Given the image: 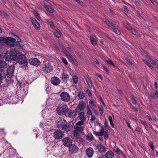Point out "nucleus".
Instances as JSON below:
<instances>
[{
  "label": "nucleus",
  "mask_w": 158,
  "mask_h": 158,
  "mask_svg": "<svg viewBox=\"0 0 158 158\" xmlns=\"http://www.w3.org/2000/svg\"><path fill=\"white\" fill-rule=\"evenodd\" d=\"M87 114L88 117L89 119V117L92 114V112L88 106H87Z\"/></svg>",
  "instance_id": "obj_38"
},
{
  "label": "nucleus",
  "mask_w": 158,
  "mask_h": 158,
  "mask_svg": "<svg viewBox=\"0 0 158 158\" xmlns=\"http://www.w3.org/2000/svg\"><path fill=\"white\" fill-rule=\"evenodd\" d=\"M31 22L32 23L34 27L36 29H39L40 28V24L37 22L35 18H30Z\"/></svg>",
  "instance_id": "obj_18"
},
{
  "label": "nucleus",
  "mask_w": 158,
  "mask_h": 158,
  "mask_svg": "<svg viewBox=\"0 0 158 158\" xmlns=\"http://www.w3.org/2000/svg\"><path fill=\"white\" fill-rule=\"evenodd\" d=\"M87 83L89 87L90 88H91L92 86V85L91 81L87 82Z\"/></svg>",
  "instance_id": "obj_60"
},
{
  "label": "nucleus",
  "mask_w": 158,
  "mask_h": 158,
  "mask_svg": "<svg viewBox=\"0 0 158 158\" xmlns=\"http://www.w3.org/2000/svg\"><path fill=\"white\" fill-rule=\"evenodd\" d=\"M73 79L74 83L77 84L78 81V78L77 76L76 75H74L73 76Z\"/></svg>",
  "instance_id": "obj_41"
},
{
  "label": "nucleus",
  "mask_w": 158,
  "mask_h": 158,
  "mask_svg": "<svg viewBox=\"0 0 158 158\" xmlns=\"http://www.w3.org/2000/svg\"><path fill=\"white\" fill-rule=\"evenodd\" d=\"M106 158H112L114 156V154L111 151L107 152L105 155Z\"/></svg>",
  "instance_id": "obj_21"
},
{
  "label": "nucleus",
  "mask_w": 158,
  "mask_h": 158,
  "mask_svg": "<svg viewBox=\"0 0 158 158\" xmlns=\"http://www.w3.org/2000/svg\"><path fill=\"white\" fill-rule=\"evenodd\" d=\"M69 147V151L70 154L76 153L78 150V148L75 144H72Z\"/></svg>",
  "instance_id": "obj_13"
},
{
  "label": "nucleus",
  "mask_w": 158,
  "mask_h": 158,
  "mask_svg": "<svg viewBox=\"0 0 158 158\" xmlns=\"http://www.w3.org/2000/svg\"><path fill=\"white\" fill-rule=\"evenodd\" d=\"M149 61L152 64L154 65V60L153 59H151L150 58H149Z\"/></svg>",
  "instance_id": "obj_62"
},
{
  "label": "nucleus",
  "mask_w": 158,
  "mask_h": 158,
  "mask_svg": "<svg viewBox=\"0 0 158 158\" xmlns=\"http://www.w3.org/2000/svg\"><path fill=\"white\" fill-rule=\"evenodd\" d=\"M61 60L63 62L65 65L68 64V62L67 61L65 58L64 57H62L61 58Z\"/></svg>",
  "instance_id": "obj_46"
},
{
  "label": "nucleus",
  "mask_w": 158,
  "mask_h": 158,
  "mask_svg": "<svg viewBox=\"0 0 158 158\" xmlns=\"http://www.w3.org/2000/svg\"><path fill=\"white\" fill-rule=\"evenodd\" d=\"M15 38H12L10 37H7V41H8L7 45L10 47L16 46L17 44V43L21 42V40L17 36L15 35Z\"/></svg>",
  "instance_id": "obj_3"
},
{
  "label": "nucleus",
  "mask_w": 158,
  "mask_h": 158,
  "mask_svg": "<svg viewBox=\"0 0 158 158\" xmlns=\"http://www.w3.org/2000/svg\"><path fill=\"white\" fill-rule=\"evenodd\" d=\"M56 110L58 114L64 115H66L67 114L69 108L67 105L61 104L57 107Z\"/></svg>",
  "instance_id": "obj_4"
},
{
  "label": "nucleus",
  "mask_w": 158,
  "mask_h": 158,
  "mask_svg": "<svg viewBox=\"0 0 158 158\" xmlns=\"http://www.w3.org/2000/svg\"><path fill=\"white\" fill-rule=\"evenodd\" d=\"M95 146L96 148L101 152L104 153L106 151L105 147L100 142L99 143L97 144Z\"/></svg>",
  "instance_id": "obj_16"
},
{
  "label": "nucleus",
  "mask_w": 158,
  "mask_h": 158,
  "mask_svg": "<svg viewBox=\"0 0 158 158\" xmlns=\"http://www.w3.org/2000/svg\"><path fill=\"white\" fill-rule=\"evenodd\" d=\"M125 60L129 64L132 65L133 63L131 62L130 60L127 58H126L125 59Z\"/></svg>",
  "instance_id": "obj_55"
},
{
  "label": "nucleus",
  "mask_w": 158,
  "mask_h": 158,
  "mask_svg": "<svg viewBox=\"0 0 158 158\" xmlns=\"http://www.w3.org/2000/svg\"><path fill=\"white\" fill-rule=\"evenodd\" d=\"M104 22L106 23L107 25L110 27H112L114 26V25H113V23L109 21L108 19H105V20L104 21Z\"/></svg>",
  "instance_id": "obj_32"
},
{
  "label": "nucleus",
  "mask_w": 158,
  "mask_h": 158,
  "mask_svg": "<svg viewBox=\"0 0 158 158\" xmlns=\"http://www.w3.org/2000/svg\"><path fill=\"white\" fill-rule=\"evenodd\" d=\"M17 62L19 64H22V66L21 67L22 68H26L28 64L26 57L25 55L23 54L20 55Z\"/></svg>",
  "instance_id": "obj_6"
},
{
  "label": "nucleus",
  "mask_w": 158,
  "mask_h": 158,
  "mask_svg": "<svg viewBox=\"0 0 158 158\" xmlns=\"http://www.w3.org/2000/svg\"><path fill=\"white\" fill-rule=\"evenodd\" d=\"M87 155L89 158L92 157L94 153V151L93 148L91 147L88 148L86 151Z\"/></svg>",
  "instance_id": "obj_19"
},
{
  "label": "nucleus",
  "mask_w": 158,
  "mask_h": 158,
  "mask_svg": "<svg viewBox=\"0 0 158 158\" xmlns=\"http://www.w3.org/2000/svg\"><path fill=\"white\" fill-rule=\"evenodd\" d=\"M86 106V104L84 101H81L78 104V107L76 109L78 112L84 110Z\"/></svg>",
  "instance_id": "obj_15"
},
{
  "label": "nucleus",
  "mask_w": 158,
  "mask_h": 158,
  "mask_svg": "<svg viewBox=\"0 0 158 158\" xmlns=\"http://www.w3.org/2000/svg\"><path fill=\"white\" fill-rule=\"evenodd\" d=\"M90 40L91 44L94 46L97 45V43L96 39L92 36H90Z\"/></svg>",
  "instance_id": "obj_25"
},
{
  "label": "nucleus",
  "mask_w": 158,
  "mask_h": 158,
  "mask_svg": "<svg viewBox=\"0 0 158 158\" xmlns=\"http://www.w3.org/2000/svg\"><path fill=\"white\" fill-rule=\"evenodd\" d=\"M153 145V143L152 142H150L148 143V145L150 147L152 150H154V147Z\"/></svg>",
  "instance_id": "obj_49"
},
{
  "label": "nucleus",
  "mask_w": 158,
  "mask_h": 158,
  "mask_svg": "<svg viewBox=\"0 0 158 158\" xmlns=\"http://www.w3.org/2000/svg\"><path fill=\"white\" fill-rule=\"evenodd\" d=\"M54 34L57 37V38H59L60 36V32L57 30H55L54 31Z\"/></svg>",
  "instance_id": "obj_42"
},
{
  "label": "nucleus",
  "mask_w": 158,
  "mask_h": 158,
  "mask_svg": "<svg viewBox=\"0 0 158 158\" xmlns=\"http://www.w3.org/2000/svg\"><path fill=\"white\" fill-rule=\"evenodd\" d=\"M60 80L57 77H54L51 80V83L54 85H57L60 83Z\"/></svg>",
  "instance_id": "obj_17"
},
{
  "label": "nucleus",
  "mask_w": 158,
  "mask_h": 158,
  "mask_svg": "<svg viewBox=\"0 0 158 158\" xmlns=\"http://www.w3.org/2000/svg\"><path fill=\"white\" fill-rule=\"evenodd\" d=\"M153 130L156 133H158V127L156 125H154Z\"/></svg>",
  "instance_id": "obj_59"
},
{
  "label": "nucleus",
  "mask_w": 158,
  "mask_h": 158,
  "mask_svg": "<svg viewBox=\"0 0 158 158\" xmlns=\"http://www.w3.org/2000/svg\"><path fill=\"white\" fill-rule=\"evenodd\" d=\"M62 51L63 53L68 57H69V56H71V55L67 51L66 48L63 50Z\"/></svg>",
  "instance_id": "obj_37"
},
{
  "label": "nucleus",
  "mask_w": 158,
  "mask_h": 158,
  "mask_svg": "<svg viewBox=\"0 0 158 158\" xmlns=\"http://www.w3.org/2000/svg\"><path fill=\"white\" fill-rule=\"evenodd\" d=\"M109 120L110 121V123L111 126L113 128L114 127V124L113 122L112 117L110 116L108 117Z\"/></svg>",
  "instance_id": "obj_36"
},
{
  "label": "nucleus",
  "mask_w": 158,
  "mask_h": 158,
  "mask_svg": "<svg viewBox=\"0 0 158 158\" xmlns=\"http://www.w3.org/2000/svg\"><path fill=\"white\" fill-rule=\"evenodd\" d=\"M45 8L47 11L50 13H53L54 12V10L52 7H50L48 5L45 7Z\"/></svg>",
  "instance_id": "obj_31"
},
{
  "label": "nucleus",
  "mask_w": 158,
  "mask_h": 158,
  "mask_svg": "<svg viewBox=\"0 0 158 158\" xmlns=\"http://www.w3.org/2000/svg\"><path fill=\"white\" fill-rule=\"evenodd\" d=\"M140 121L141 123L143 124L145 126V127L148 128V126L147 124L146 123V122L141 119L140 120Z\"/></svg>",
  "instance_id": "obj_45"
},
{
  "label": "nucleus",
  "mask_w": 158,
  "mask_h": 158,
  "mask_svg": "<svg viewBox=\"0 0 158 158\" xmlns=\"http://www.w3.org/2000/svg\"><path fill=\"white\" fill-rule=\"evenodd\" d=\"M104 124H105V128L106 130L107 131H108L109 128H108V124H107V122L106 120H105Z\"/></svg>",
  "instance_id": "obj_48"
},
{
  "label": "nucleus",
  "mask_w": 158,
  "mask_h": 158,
  "mask_svg": "<svg viewBox=\"0 0 158 158\" xmlns=\"http://www.w3.org/2000/svg\"><path fill=\"white\" fill-rule=\"evenodd\" d=\"M123 25L127 29L131 30V27L128 24L125 23L123 24Z\"/></svg>",
  "instance_id": "obj_43"
},
{
  "label": "nucleus",
  "mask_w": 158,
  "mask_h": 158,
  "mask_svg": "<svg viewBox=\"0 0 158 158\" xmlns=\"http://www.w3.org/2000/svg\"><path fill=\"white\" fill-rule=\"evenodd\" d=\"M86 139L88 140L92 141L94 139V137L91 133L89 134L86 136Z\"/></svg>",
  "instance_id": "obj_33"
},
{
  "label": "nucleus",
  "mask_w": 158,
  "mask_h": 158,
  "mask_svg": "<svg viewBox=\"0 0 158 158\" xmlns=\"http://www.w3.org/2000/svg\"><path fill=\"white\" fill-rule=\"evenodd\" d=\"M68 58L69 59V61L72 63L73 64L76 65L77 66L78 65V63L77 61L72 55L71 56H69Z\"/></svg>",
  "instance_id": "obj_22"
},
{
  "label": "nucleus",
  "mask_w": 158,
  "mask_h": 158,
  "mask_svg": "<svg viewBox=\"0 0 158 158\" xmlns=\"http://www.w3.org/2000/svg\"><path fill=\"white\" fill-rule=\"evenodd\" d=\"M4 54L5 55V60L7 61H17L20 55L19 51L15 49L11 50L10 52H7Z\"/></svg>",
  "instance_id": "obj_2"
},
{
  "label": "nucleus",
  "mask_w": 158,
  "mask_h": 158,
  "mask_svg": "<svg viewBox=\"0 0 158 158\" xmlns=\"http://www.w3.org/2000/svg\"><path fill=\"white\" fill-rule=\"evenodd\" d=\"M96 74L97 75V76L98 77H99L100 79L102 80L103 79V77L101 75V74H100V73H96Z\"/></svg>",
  "instance_id": "obj_61"
},
{
  "label": "nucleus",
  "mask_w": 158,
  "mask_h": 158,
  "mask_svg": "<svg viewBox=\"0 0 158 158\" xmlns=\"http://www.w3.org/2000/svg\"><path fill=\"white\" fill-rule=\"evenodd\" d=\"M102 65V66L103 67V68L104 69V70L106 71V72L108 74L109 73V70L107 69L106 67V66H105L104 64H103Z\"/></svg>",
  "instance_id": "obj_57"
},
{
  "label": "nucleus",
  "mask_w": 158,
  "mask_h": 158,
  "mask_svg": "<svg viewBox=\"0 0 158 158\" xmlns=\"http://www.w3.org/2000/svg\"><path fill=\"white\" fill-rule=\"evenodd\" d=\"M131 102L134 105H136L137 102V100L135 98L131 99Z\"/></svg>",
  "instance_id": "obj_54"
},
{
  "label": "nucleus",
  "mask_w": 158,
  "mask_h": 158,
  "mask_svg": "<svg viewBox=\"0 0 158 158\" xmlns=\"http://www.w3.org/2000/svg\"><path fill=\"white\" fill-rule=\"evenodd\" d=\"M131 31L133 34L135 35L139 36L140 35V33L135 29H131Z\"/></svg>",
  "instance_id": "obj_27"
},
{
  "label": "nucleus",
  "mask_w": 158,
  "mask_h": 158,
  "mask_svg": "<svg viewBox=\"0 0 158 158\" xmlns=\"http://www.w3.org/2000/svg\"><path fill=\"white\" fill-rule=\"evenodd\" d=\"M60 77L64 82H67L69 79V75L64 73L61 74Z\"/></svg>",
  "instance_id": "obj_20"
},
{
  "label": "nucleus",
  "mask_w": 158,
  "mask_h": 158,
  "mask_svg": "<svg viewBox=\"0 0 158 158\" xmlns=\"http://www.w3.org/2000/svg\"><path fill=\"white\" fill-rule=\"evenodd\" d=\"M84 112H81L79 114L78 117L79 118L81 121H82V120H85V117L84 116Z\"/></svg>",
  "instance_id": "obj_26"
},
{
  "label": "nucleus",
  "mask_w": 158,
  "mask_h": 158,
  "mask_svg": "<svg viewBox=\"0 0 158 158\" xmlns=\"http://www.w3.org/2000/svg\"><path fill=\"white\" fill-rule=\"evenodd\" d=\"M28 63L31 65L34 66H38L40 65V62L37 58H31L28 60Z\"/></svg>",
  "instance_id": "obj_12"
},
{
  "label": "nucleus",
  "mask_w": 158,
  "mask_h": 158,
  "mask_svg": "<svg viewBox=\"0 0 158 158\" xmlns=\"http://www.w3.org/2000/svg\"><path fill=\"white\" fill-rule=\"evenodd\" d=\"M142 60L149 67V66H150L151 64L150 63L148 62L145 59H143Z\"/></svg>",
  "instance_id": "obj_56"
},
{
  "label": "nucleus",
  "mask_w": 158,
  "mask_h": 158,
  "mask_svg": "<svg viewBox=\"0 0 158 158\" xmlns=\"http://www.w3.org/2000/svg\"><path fill=\"white\" fill-rule=\"evenodd\" d=\"M112 29L113 30L114 32L117 34L118 35H120L121 33L120 31L117 28V27L114 25L112 27Z\"/></svg>",
  "instance_id": "obj_28"
},
{
  "label": "nucleus",
  "mask_w": 158,
  "mask_h": 158,
  "mask_svg": "<svg viewBox=\"0 0 158 158\" xmlns=\"http://www.w3.org/2000/svg\"><path fill=\"white\" fill-rule=\"evenodd\" d=\"M56 123L57 128H61L65 131L68 132L71 130L70 124H68L64 118H59L56 121Z\"/></svg>",
  "instance_id": "obj_1"
},
{
  "label": "nucleus",
  "mask_w": 158,
  "mask_h": 158,
  "mask_svg": "<svg viewBox=\"0 0 158 158\" xmlns=\"http://www.w3.org/2000/svg\"><path fill=\"white\" fill-rule=\"evenodd\" d=\"M42 69L45 72L49 73L51 70H53V67L50 63H47L44 64Z\"/></svg>",
  "instance_id": "obj_11"
},
{
  "label": "nucleus",
  "mask_w": 158,
  "mask_h": 158,
  "mask_svg": "<svg viewBox=\"0 0 158 158\" xmlns=\"http://www.w3.org/2000/svg\"><path fill=\"white\" fill-rule=\"evenodd\" d=\"M77 96L79 98L83 99L85 97L84 93L81 91H79L78 93Z\"/></svg>",
  "instance_id": "obj_29"
},
{
  "label": "nucleus",
  "mask_w": 158,
  "mask_h": 158,
  "mask_svg": "<svg viewBox=\"0 0 158 158\" xmlns=\"http://www.w3.org/2000/svg\"><path fill=\"white\" fill-rule=\"evenodd\" d=\"M62 142L63 145L68 147L72 144L73 140L70 138L67 137L64 138Z\"/></svg>",
  "instance_id": "obj_10"
},
{
  "label": "nucleus",
  "mask_w": 158,
  "mask_h": 158,
  "mask_svg": "<svg viewBox=\"0 0 158 158\" xmlns=\"http://www.w3.org/2000/svg\"><path fill=\"white\" fill-rule=\"evenodd\" d=\"M85 120H82L78 121L77 123H76V126H81L84 124V122Z\"/></svg>",
  "instance_id": "obj_39"
},
{
  "label": "nucleus",
  "mask_w": 158,
  "mask_h": 158,
  "mask_svg": "<svg viewBox=\"0 0 158 158\" xmlns=\"http://www.w3.org/2000/svg\"><path fill=\"white\" fill-rule=\"evenodd\" d=\"M4 42L7 45L8 41H7V37L6 38L0 37V43Z\"/></svg>",
  "instance_id": "obj_34"
},
{
  "label": "nucleus",
  "mask_w": 158,
  "mask_h": 158,
  "mask_svg": "<svg viewBox=\"0 0 158 158\" xmlns=\"http://www.w3.org/2000/svg\"><path fill=\"white\" fill-rule=\"evenodd\" d=\"M0 15H1L2 16H3L6 17L8 16L7 14L6 13L3 11L2 12V14H1Z\"/></svg>",
  "instance_id": "obj_64"
},
{
  "label": "nucleus",
  "mask_w": 158,
  "mask_h": 158,
  "mask_svg": "<svg viewBox=\"0 0 158 158\" xmlns=\"http://www.w3.org/2000/svg\"><path fill=\"white\" fill-rule=\"evenodd\" d=\"M6 78L5 72H0V85L2 82L3 80Z\"/></svg>",
  "instance_id": "obj_24"
},
{
  "label": "nucleus",
  "mask_w": 158,
  "mask_h": 158,
  "mask_svg": "<svg viewBox=\"0 0 158 158\" xmlns=\"http://www.w3.org/2000/svg\"><path fill=\"white\" fill-rule=\"evenodd\" d=\"M106 62L108 64H110L114 66V67H117V66H116L113 63V61L110 59H108V60L106 61Z\"/></svg>",
  "instance_id": "obj_40"
},
{
  "label": "nucleus",
  "mask_w": 158,
  "mask_h": 158,
  "mask_svg": "<svg viewBox=\"0 0 158 158\" xmlns=\"http://www.w3.org/2000/svg\"><path fill=\"white\" fill-rule=\"evenodd\" d=\"M49 23H50V26L52 28H55L54 24L51 20H49Z\"/></svg>",
  "instance_id": "obj_53"
},
{
  "label": "nucleus",
  "mask_w": 158,
  "mask_h": 158,
  "mask_svg": "<svg viewBox=\"0 0 158 158\" xmlns=\"http://www.w3.org/2000/svg\"><path fill=\"white\" fill-rule=\"evenodd\" d=\"M74 128L77 131L80 132H81L84 130L83 127L81 126L74 127Z\"/></svg>",
  "instance_id": "obj_30"
},
{
  "label": "nucleus",
  "mask_w": 158,
  "mask_h": 158,
  "mask_svg": "<svg viewBox=\"0 0 158 158\" xmlns=\"http://www.w3.org/2000/svg\"><path fill=\"white\" fill-rule=\"evenodd\" d=\"M89 104L91 107L92 108L94 105V103L93 101L90 100L89 102Z\"/></svg>",
  "instance_id": "obj_51"
},
{
  "label": "nucleus",
  "mask_w": 158,
  "mask_h": 158,
  "mask_svg": "<svg viewBox=\"0 0 158 158\" xmlns=\"http://www.w3.org/2000/svg\"><path fill=\"white\" fill-rule=\"evenodd\" d=\"M64 133L60 130H57L53 133L54 137L55 139H60L63 138Z\"/></svg>",
  "instance_id": "obj_9"
},
{
  "label": "nucleus",
  "mask_w": 158,
  "mask_h": 158,
  "mask_svg": "<svg viewBox=\"0 0 158 158\" xmlns=\"http://www.w3.org/2000/svg\"><path fill=\"white\" fill-rule=\"evenodd\" d=\"M73 134L76 139L80 137L79 133L75 130L73 131Z\"/></svg>",
  "instance_id": "obj_35"
},
{
  "label": "nucleus",
  "mask_w": 158,
  "mask_h": 158,
  "mask_svg": "<svg viewBox=\"0 0 158 158\" xmlns=\"http://www.w3.org/2000/svg\"><path fill=\"white\" fill-rule=\"evenodd\" d=\"M94 134L96 135L100 136H102L103 135V133H102L100 132H96L95 131H94Z\"/></svg>",
  "instance_id": "obj_47"
},
{
  "label": "nucleus",
  "mask_w": 158,
  "mask_h": 158,
  "mask_svg": "<svg viewBox=\"0 0 158 158\" xmlns=\"http://www.w3.org/2000/svg\"><path fill=\"white\" fill-rule=\"evenodd\" d=\"M86 92L88 94L89 96L90 97L92 96V94L91 91L88 89L86 90Z\"/></svg>",
  "instance_id": "obj_52"
},
{
  "label": "nucleus",
  "mask_w": 158,
  "mask_h": 158,
  "mask_svg": "<svg viewBox=\"0 0 158 158\" xmlns=\"http://www.w3.org/2000/svg\"><path fill=\"white\" fill-rule=\"evenodd\" d=\"M61 100L64 102H68L70 100V97L66 92L63 91L60 94Z\"/></svg>",
  "instance_id": "obj_8"
},
{
  "label": "nucleus",
  "mask_w": 158,
  "mask_h": 158,
  "mask_svg": "<svg viewBox=\"0 0 158 158\" xmlns=\"http://www.w3.org/2000/svg\"><path fill=\"white\" fill-rule=\"evenodd\" d=\"M15 69V66L13 65L10 66L7 69H6V71H5V74H6V76L8 78H10L13 76V73Z\"/></svg>",
  "instance_id": "obj_7"
},
{
  "label": "nucleus",
  "mask_w": 158,
  "mask_h": 158,
  "mask_svg": "<svg viewBox=\"0 0 158 158\" xmlns=\"http://www.w3.org/2000/svg\"><path fill=\"white\" fill-rule=\"evenodd\" d=\"M78 112L76 109L72 111L71 109H69L68 110L67 114L68 116L70 118H74L75 116L77 115Z\"/></svg>",
  "instance_id": "obj_14"
},
{
  "label": "nucleus",
  "mask_w": 158,
  "mask_h": 158,
  "mask_svg": "<svg viewBox=\"0 0 158 158\" xmlns=\"http://www.w3.org/2000/svg\"><path fill=\"white\" fill-rule=\"evenodd\" d=\"M10 100L12 103H16L18 101V98L15 96H11L10 97Z\"/></svg>",
  "instance_id": "obj_23"
},
{
  "label": "nucleus",
  "mask_w": 158,
  "mask_h": 158,
  "mask_svg": "<svg viewBox=\"0 0 158 158\" xmlns=\"http://www.w3.org/2000/svg\"><path fill=\"white\" fill-rule=\"evenodd\" d=\"M5 60V55L4 54L0 55V72H5L7 68V64L6 63Z\"/></svg>",
  "instance_id": "obj_5"
},
{
  "label": "nucleus",
  "mask_w": 158,
  "mask_h": 158,
  "mask_svg": "<svg viewBox=\"0 0 158 158\" xmlns=\"http://www.w3.org/2000/svg\"><path fill=\"white\" fill-rule=\"evenodd\" d=\"M152 4L155 6H156L158 5V3L155 1V0H150Z\"/></svg>",
  "instance_id": "obj_58"
},
{
  "label": "nucleus",
  "mask_w": 158,
  "mask_h": 158,
  "mask_svg": "<svg viewBox=\"0 0 158 158\" xmlns=\"http://www.w3.org/2000/svg\"><path fill=\"white\" fill-rule=\"evenodd\" d=\"M77 141L80 142L82 143H84L85 142V140L81 138L80 137L77 138Z\"/></svg>",
  "instance_id": "obj_50"
},
{
  "label": "nucleus",
  "mask_w": 158,
  "mask_h": 158,
  "mask_svg": "<svg viewBox=\"0 0 158 158\" xmlns=\"http://www.w3.org/2000/svg\"><path fill=\"white\" fill-rule=\"evenodd\" d=\"M99 110L100 111V114L102 115L104 113L103 107L102 106H100L98 107Z\"/></svg>",
  "instance_id": "obj_44"
},
{
  "label": "nucleus",
  "mask_w": 158,
  "mask_h": 158,
  "mask_svg": "<svg viewBox=\"0 0 158 158\" xmlns=\"http://www.w3.org/2000/svg\"><path fill=\"white\" fill-rule=\"evenodd\" d=\"M91 118L90 120L91 121H94V120L96 119V117L94 115H93L92 114L91 115Z\"/></svg>",
  "instance_id": "obj_63"
}]
</instances>
